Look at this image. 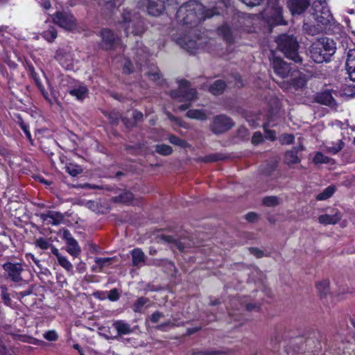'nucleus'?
Instances as JSON below:
<instances>
[{
  "mask_svg": "<svg viewBox=\"0 0 355 355\" xmlns=\"http://www.w3.org/2000/svg\"><path fill=\"white\" fill-rule=\"evenodd\" d=\"M234 126L232 120L223 114L214 117L211 125V130L214 134H221Z\"/></svg>",
  "mask_w": 355,
  "mask_h": 355,
  "instance_id": "nucleus-7",
  "label": "nucleus"
},
{
  "mask_svg": "<svg viewBox=\"0 0 355 355\" xmlns=\"http://www.w3.org/2000/svg\"><path fill=\"white\" fill-rule=\"evenodd\" d=\"M44 337L49 341H55L58 339V334L55 331H49L45 333Z\"/></svg>",
  "mask_w": 355,
  "mask_h": 355,
  "instance_id": "nucleus-47",
  "label": "nucleus"
},
{
  "mask_svg": "<svg viewBox=\"0 0 355 355\" xmlns=\"http://www.w3.org/2000/svg\"><path fill=\"white\" fill-rule=\"evenodd\" d=\"M40 219L49 225H58L64 220V216L62 213L55 211H47L38 215Z\"/></svg>",
  "mask_w": 355,
  "mask_h": 355,
  "instance_id": "nucleus-11",
  "label": "nucleus"
},
{
  "mask_svg": "<svg viewBox=\"0 0 355 355\" xmlns=\"http://www.w3.org/2000/svg\"><path fill=\"white\" fill-rule=\"evenodd\" d=\"M250 253L253 255H254L255 257H257V258H261L263 257V251L260 250L258 248H250L249 249Z\"/></svg>",
  "mask_w": 355,
  "mask_h": 355,
  "instance_id": "nucleus-52",
  "label": "nucleus"
},
{
  "mask_svg": "<svg viewBox=\"0 0 355 355\" xmlns=\"http://www.w3.org/2000/svg\"><path fill=\"white\" fill-rule=\"evenodd\" d=\"M278 49L284 55L295 62H301V58L298 55V44L296 39L286 34L281 35L276 40Z\"/></svg>",
  "mask_w": 355,
  "mask_h": 355,
  "instance_id": "nucleus-6",
  "label": "nucleus"
},
{
  "mask_svg": "<svg viewBox=\"0 0 355 355\" xmlns=\"http://www.w3.org/2000/svg\"><path fill=\"white\" fill-rule=\"evenodd\" d=\"M263 204L267 207H276L281 203L280 199L277 196H266L263 198Z\"/></svg>",
  "mask_w": 355,
  "mask_h": 355,
  "instance_id": "nucleus-33",
  "label": "nucleus"
},
{
  "mask_svg": "<svg viewBox=\"0 0 355 355\" xmlns=\"http://www.w3.org/2000/svg\"><path fill=\"white\" fill-rule=\"evenodd\" d=\"M149 302L148 298L141 297L139 298L133 306V310L135 312H141L142 308L145 304Z\"/></svg>",
  "mask_w": 355,
  "mask_h": 355,
  "instance_id": "nucleus-40",
  "label": "nucleus"
},
{
  "mask_svg": "<svg viewBox=\"0 0 355 355\" xmlns=\"http://www.w3.org/2000/svg\"><path fill=\"white\" fill-rule=\"evenodd\" d=\"M65 168L67 172L73 177L78 175L83 171L80 166L73 164H69L66 165Z\"/></svg>",
  "mask_w": 355,
  "mask_h": 355,
  "instance_id": "nucleus-35",
  "label": "nucleus"
},
{
  "mask_svg": "<svg viewBox=\"0 0 355 355\" xmlns=\"http://www.w3.org/2000/svg\"><path fill=\"white\" fill-rule=\"evenodd\" d=\"M272 68L275 73L282 79L288 78L293 71L291 66L277 57H274L272 59Z\"/></svg>",
  "mask_w": 355,
  "mask_h": 355,
  "instance_id": "nucleus-10",
  "label": "nucleus"
},
{
  "mask_svg": "<svg viewBox=\"0 0 355 355\" xmlns=\"http://www.w3.org/2000/svg\"><path fill=\"white\" fill-rule=\"evenodd\" d=\"M43 37L47 41L51 42L57 37V32L53 27L45 31L42 33Z\"/></svg>",
  "mask_w": 355,
  "mask_h": 355,
  "instance_id": "nucleus-38",
  "label": "nucleus"
},
{
  "mask_svg": "<svg viewBox=\"0 0 355 355\" xmlns=\"http://www.w3.org/2000/svg\"><path fill=\"white\" fill-rule=\"evenodd\" d=\"M318 101L320 103L327 105H333L334 104V99L331 95V93L329 91H324L320 93L318 96Z\"/></svg>",
  "mask_w": 355,
  "mask_h": 355,
  "instance_id": "nucleus-26",
  "label": "nucleus"
},
{
  "mask_svg": "<svg viewBox=\"0 0 355 355\" xmlns=\"http://www.w3.org/2000/svg\"><path fill=\"white\" fill-rule=\"evenodd\" d=\"M348 90H351L352 93L351 94H347L348 95H350V96H354L355 95V85L354 86H349V88H348Z\"/></svg>",
  "mask_w": 355,
  "mask_h": 355,
  "instance_id": "nucleus-64",
  "label": "nucleus"
},
{
  "mask_svg": "<svg viewBox=\"0 0 355 355\" xmlns=\"http://www.w3.org/2000/svg\"><path fill=\"white\" fill-rule=\"evenodd\" d=\"M132 69H133L132 64L129 60H127L124 62L123 67V73H128V74L132 72Z\"/></svg>",
  "mask_w": 355,
  "mask_h": 355,
  "instance_id": "nucleus-50",
  "label": "nucleus"
},
{
  "mask_svg": "<svg viewBox=\"0 0 355 355\" xmlns=\"http://www.w3.org/2000/svg\"><path fill=\"white\" fill-rule=\"evenodd\" d=\"M168 140L172 144L180 146L182 148H187L189 146L186 141L181 139L180 138L173 135L169 136Z\"/></svg>",
  "mask_w": 355,
  "mask_h": 355,
  "instance_id": "nucleus-39",
  "label": "nucleus"
},
{
  "mask_svg": "<svg viewBox=\"0 0 355 355\" xmlns=\"http://www.w3.org/2000/svg\"><path fill=\"white\" fill-rule=\"evenodd\" d=\"M53 20L55 24L67 31H72L76 28V19L69 12H57Z\"/></svg>",
  "mask_w": 355,
  "mask_h": 355,
  "instance_id": "nucleus-8",
  "label": "nucleus"
},
{
  "mask_svg": "<svg viewBox=\"0 0 355 355\" xmlns=\"http://www.w3.org/2000/svg\"><path fill=\"white\" fill-rule=\"evenodd\" d=\"M88 92V89L86 87L80 86L76 88H73L69 91V94L75 96L78 100H83L85 98Z\"/></svg>",
  "mask_w": 355,
  "mask_h": 355,
  "instance_id": "nucleus-28",
  "label": "nucleus"
},
{
  "mask_svg": "<svg viewBox=\"0 0 355 355\" xmlns=\"http://www.w3.org/2000/svg\"><path fill=\"white\" fill-rule=\"evenodd\" d=\"M132 116L134 118V122H128V121L126 119H123V121L124 123V124L127 126V127H132V126H134L137 122L141 121L143 118V114L141 112H139V111H137V110H135L133 112H132Z\"/></svg>",
  "mask_w": 355,
  "mask_h": 355,
  "instance_id": "nucleus-36",
  "label": "nucleus"
},
{
  "mask_svg": "<svg viewBox=\"0 0 355 355\" xmlns=\"http://www.w3.org/2000/svg\"><path fill=\"white\" fill-rule=\"evenodd\" d=\"M51 252L54 254L58 260V263L68 272L71 274L73 273V265L72 263L67 259V257L62 256L59 250L55 248L54 246H51Z\"/></svg>",
  "mask_w": 355,
  "mask_h": 355,
  "instance_id": "nucleus-19",
  "label": "nucleus"
},
{
  "mask_svg": "<svg viewBox=\"0 0 355 355\" xmlns=\"http://www.w3.org/2000/svg\"><path fill=\"white\" fill-rule=\"evenodd\" d=\"M257 218H258L257 214L254 212H250L248 214H246V216H245L246 220H248L250 222L254 221L255 220L257 219Z\"/></svg>",
  "mask_w": 355,
  "mask_h": 355,
  "instance_id": "nucleus-56",
  "label": "nucleus"
},
{
  "mask_svg": "<svg viewBox=\"0 0 355 355\" xmlns=\"http://www.w3.org/2000/svg\"><path fill=\"white\" fill-rule=\"evenodd\" d=\"M270 3H273L274 8V22L277 25L285 24L282 17V8L278 6L277 0H272Z\"/></svg>",
  "mask_w": 355,
  "mask_h": 355,
  "instance_id": "nucleus-25",
  "label": "nucleus"
},
{
  "mask_svg": "<svg viewBox=\"0 0 355 355\" xmlns=\"http://www.w3.org/2000/svg\"><path fill=\"white\" fill-rule=\"evenodd\" d=\"M187 116L189 119L199 121H206L208 118L205 111L202 110L191 109L187 111Z\"/></svg>",
  "mask_w": 355,
  "mask_h": 355,
  "instance_id": "nucleus-23",
  "label": "nucleus"
},
{
  "mask_svg": "<svg viewBox=\"0 0 355 355\" xmlns=\"http://www.w3.org/2000/svg\"><path fill=\"white\" fill-rule=\"evenodd\" d=\"M21 128L26 135L28 139L31 141V135L28 130V127L24 123H21Z\"/></svg>",
  "mask_w": 355,
  "mask_h": 355,
  "instance_id": "nucleus-60",
  "label": "nucleus"
},
{
  "mask_svg": "<svg viewBox=\"0 0 355 355\" xmlns=\"http://www.w3.org/2000/svg\"><path fill=\"white\" fill-rule=\"evenodd\" d=\"M224 352L219 350L193 351L191 355H222Z\"/></svg>",
  "mask_w": 355,
  "mask_h": 355,
  "instance_id": "nucleus-42",
  "label": "nucleus"
},
{
  "mask_svg": "<svg viewBox=\"0 0 355 355\" xmlns=\"http://www.w3.org/2000/svg\"><path fill=\"white\" fill-rule=\"evenodd\" d=\"M234 78V80H235V83H234V86L235 87H241L243 86V83H242V80H241V78L239 75L238 74H236L233 77Z\"/></svg>",
  "mask_w": 355,
  "mask_h": 355,
  "instance_id": "nucleus-57",
  "label": "nucleus"
},
{
  "mask_svg": "<svg viewBox=\"0 0 355 355\" xmlns=\"http://www.w3.org/2000/svg\"><path fill=\"white\" fill-rule=\"evenodd\" d=\"M313 162L315 164H327L329 162V158L322 153L318 152L313 157Z\"/></svg>",
  "mask_w": 355,
  "mask_h": 355,
  "instance_id": "nucleus-41",
  "label": "nucleus"
},
{
  "mask_svg": "<svg viewBox=\"0 0 355 355\" xmlns=\"http://www.w3.org/2000/svg\"><path fill=\"white\" fill-rule=\"evenodd\" d=\"M40 3L45 9H49L51 7V3L49 0H40Z\"/></svg>",
  "mask_w": 355,
  "mask_h": 355,
  "instance_id": "nucleus-62",
  "label": "nucleus"
},
{
  "mask_svg": "<svg viewBox=\"0 0 355 355\" xmlns=\"http://www.w3.org/2000/svg\"><path fill=\"white\" fill-rule=\"evenodd\" d=\"M317 288L321 296H324L329 290V283L327 281H323L317 284Z\"/></svg>",
  "mask_w": 355,
  "mask_h": 355,
  "instance_id": "nucleus-44",
  "label": "nucleus"
},
{
  "mask_svg": "<svg viewBox=\"0 0 355 355\" xmlns=\"http://www.w3.org/2000/svg\"><path fill=\"white\" fill-rule=\"evenodd\" d=\"M222 31L224 32V37H225V40H227L228 42H230L232 38V36L230 35V34L229 33V32H230L229 28L227 26H223Z\"/></svg>",
  "mask_w": 355,
  "mask_h": 355,
  "instance_id": "nucleus-55",
  "label": "nucleus"
},
{
  "mask_svg": "<svg viewBox=\"0 0 355 355\" xmlns=\"http://www.w3.org/2000/svg\"><path fill=\"white\" fill-rule=\"evenodd\" d=\"M336 52V46L333 40L321 38L311 46V58L315 62H327Z\"/></svg>",
  "mask_w": 355,
  "mask_h": 355,
  "instance_id": "nucleus-3",
  "label": "nucleus"
},
{
  "mask_svg": "<svg viewBox=\"0 0 355 355\" xmlns=\"http://www.w3.org/2000/svg\"><path fill=\"white\" fill-rule=\"evenodd\" d=\"M346 70L349 78L355 81V49H349L347 54Z\"/></svg>",
  "mask_w": 355,
  "mask_h": 355,
  "instance_id": "nucleus-17",
  "label": "nucleus"
},
{
  "mask_svg": "<svg viewBox=\"0 0 355 355\" xmlns=\"http://www.w3.org/2000/svg\"><path fill=\"white\" fill-rule=\"evenodd\" d=\"M266 137L270 140H274L276 137V133L273 130H267L266 128Z\"/></svg>",
  "mask_w": 355,
  "mask_h": 355,
  "instance_id": "nucleus-58",
  "label": "nucleus"
},
{
  "mask_svg": "<svg viewBox=\"0 0 355 355\" xmlns=\"http://www.w3.org/2000/svg\"><path fill=\"white\" fill-rule=\"evenodd\" d=\"M7 277L12 282L20 283L23 281L21 272L24 271L22 265L20 263L8 262L3 265Z\"/></svg>",
  "mask_w": 355,
  "mask_h": 355,
  "instance_id": "nucleus-9",
  "label": "nucleus"
},
{
  "mask_svg": "<svg viewBox=\"0 0 355 355\" xmlns=\"http://www.w3.org/2000/svg\"><path fill=\"white\" fill-rule=\"evenodd\" d=\"M263 140V136L261 132H256L252 138V142L254 144H258Z\"/></svg>",
  "mask_w": 355,
  "mask_h": 355,
  "instance_id": "nucleus-49",
  "label": "nucleus"
},
{
  "mask_svg": "<svg viewBox=\"0 0 355 355\" xmlns=\"http://www.w3.org/2000/svg\"><path fill=\"white\" fill-rule=\"evenodd\" d=\"M225 87L226 84L224 81L217 80L210 85L209 92L214 95H218L223 92Z\"/></svg>",
  "mask_w": 355,
  "mask_h": 355,
  "instance_id": "nucleus-27",
  "label": "nucleus"
},
{
  "mask_svg": "<svg viewBox=\"0 0 355 355\" xmlns=\"http://www.w3.org/2000/svg\"><path fill=\"white\" fill-rule=\"evenodd\" d=\"M64 237L67 243V252L73 257H78L80 254L81 249L77 241L71 236L68 231L64 232Z\"/></svg>",
  "mask_w": 355,
  "mask_h": 355,
  "instance_id": "nucleus-12",
  "label": "nucleus"
},
{
  "mask_svg": "<svg viewBox=\"0 0 355 355\" xmlns=\"http://www.w3.org/2000/svg\"><path fill=\"white\" fill-rule=\"evenodd\" d=\"M219 12L205 6L196 0L189 1L177 12V17L184 24L196 25L206 18L218 15Z\"/></svg>",
  "mask_w": 355,
  "mask_h": 355,
  "instance_id": "nucleus-2",
  "label": "nucleus"
},
{
  "mask_svg": "<svg viewBox=\"0 0 355 355\" xmlns=\"http://www.w3.org/2000/svg\"><path fill=\"white\" fill-rule=\"evenodd\" d=\"M158 242L160 243H167L171 245L172 248L176 247L180 251L184 250L185 248L190 247L185 241H178L172 236L162 234L158 237Z\"/></svg>",
  "mask_w": 355,
  "mask_h": 355,
  "instance_id": "nucleus-14",
  "label": "nucleus"
},
{
  "mask_svg": "<svg viewBox=\"0 0 355 355\" xmlns=\"http://www.w3.org/2000/svg\"><path fill=\"white\" fill-rule=\"evenodd\" d=\"M171 96L177 98L180 101L189 102V104H183L179 107L182 111L186 110L191 105V103L198 98L197 92L195 89L190 87V83L187 80H181L179 81L178 90L171 92Z\"/></svg>",
  "mask_w": 355,
  "mask_h": 355,
  "instance_id": "nucleus-5",
  "label": "nucleus"
},
{
  "mask_svg": "<svg viewBox=\"0 0 355 355\" xmlns=\"http://www.w3.org/2000/svg\"><path fill=\"white\" fill-rule=\"evenodd\" d=\"M219 159V157L218 155H208L203 158V161L205 162H216Z\"/></svg>",
  "mask_w": 355,
  "mask_h": 355,
  "instance_id": "nucleus-54",
  "label": "nucleus"
},
{
  "mask_svg": "<svg viewBox=\"0 0 355 355\" xmlns=\"http://www.w3.org/2000/svg\"><path fill=\"white\" fill-rule=\"evenodd\" d=\"M116 5H120V3H117L116 1V0H113V1H109L107 3V8H112L114 6H116Z\"/></svg>",
  "mask_w": 355,
  "mask_h": 355,
  "instance_id": "nucleus-63",
  "label": "nucleus"
},
{
  "mask_svg": "<svg viewBox=\"0 0 355 355\" xmlns=\"http://www.w3.org/2000/svg\"><path fill=\"white\" fill-rule=\"evenodd\" d=\"M36 246L39 247L42 250H46L51 247V244L44 239L39 238L35 241Z\"/></svg>",
  "mask_w": 355,
  "mask_h": 355,
  "instance_id": "nucleus-45",
  "label": "nucleus"
},
{
  "mask_svg": "<svg viewBox=\"0 0 355 355\" xmlns=\"http://www.w3.org/2000/svg\"><path fill=\"white\" fill-rule=\"evenodd\" d=\"M341 214L340 211H336L333 214H323L318 217V222L320 224L335 225L341 220Z\"/></svg>",
  "mask_w": 355,
  "mask_h": 355,
  "instance_id": "nucleus-22",
  "label": "nucleus"
},
{
  "mask_svg": "<svg viewBox=\"0 0 355 355\" xmlns=\"http://www.w3.org/2000/svg\"><path fill=\"white\" fill-rule=\"evenodd\" d=\"M344 147V143L342 140H337L335 143L332 142L326 146L327 150L331 154H336Z\"/></svg>",
  "mask_w": 355,
  "mask_h": 355,
  "instance_id": "nucleus-30",
  "label": "nucleus"
},
{
  "mask_svg": "<svg viewBox=\"0 0 355 355\" xmlns=\"http://www.w3.org/2000/svg\"><path fill=\"white\" fill-rule=\"evenodd\" d=\"M178 44L184 49L193 53L198 49V44L196 40H191L188 36H184L178 39Z\"/></svg>",
  "mask_w": 355,
  "mask_h": 355,
  "instance_id": "nucleus-20",
  "label": "nucleus"
},
{
  "mask_svg": "<svg viewBox=\"0 0 355 355\" xmlns=\"http://www.w3.org/2000/svg\"><path fill=\"white\" fill-rule=\"evenodd\" d=\"M101 37L103 40V47L105 49L112 48L119 40L112 31L109 29H103L101 31Z\"/></svg>",
  "mask_w": 355,
  "mask_h": 355,
  "instance_id": "nucleus-15",
  "label": "nucleus"
},
{
  "mask_svg": "<svg viewBox=\"0 0 355 355\" xmlns=\"http://www.w3.org/2000/svg\"><path fill=\"white\" fill-rule=\"evenodd\" d=\"M132 265L139 267L141 263L144 262L145 254L143 251L139 248L134 249L131 252Z\"/></svg>",
  "mask_w": 355,
  "mask_h": 355,
  "instance_id": "nucleus-24",
  "label": "nucleus"
},
{
  "mask_svg": "<svg viewBox=\"0 0 355 355\" xmlns=\"http://www.w3.org/2000/svg\"><path fill=\"white\" fill-rule=\"evenodd\" d=\"M155 151L163 156H168L173 153L172 148L166 144H157L155 146Z\"/></svg>",
  "mask_w": 355,
  "mask_h": 355,
  "instance_id": "nucleus-34",
  "label": "nucleus"
},
{
  "mask_svg": "<svg viewBox=\"0 0 355 355\" xmlns=\"http://www.w3.org/2000/svg\"><path fill=\"white\" fill-rule=\"evenodd\" d=\"M248 6L254 7L260 4L262 0H241Z\"/></svg>",
  "mask_w": 355,
  "mask_h": 355,
  "instance_id": "nucleus-51",
  "label": "nucleus"
},
{
  "mask_svg": "<svg viewBox=\"0 0 355 355\" xmlns=\"http://www.w3.org/2000/svg\"><path fill=\"white\" fill-rule=\"evenodd\" d=\"M311 17L304 19V28L310 35L322 32L324 27L334 21V17L325 0L315 1L312 6Z\"/></svg>",
  "mask_w": 355,
  "mask_h": 355,
  "instance_id": "nucleus-1",
  "label": "nucleus"
},
{
  "mask_svg": "<svg viewBox=\"0 0 355 355\" xmlns=\"http://www.w3.org/2000/svg\"><path fill=\"white\" fill-rule=\"evenodd\" d=\"M112 326L117 331L118 336L129 335L133 332L130 324L123 320H116L113 322Z\"/></svg>",
  "mask_w": 355,
  "mask_h": 355,
  "instance_id": "nucleus-21",
  "label": "nucleus"
},
{
  "mask_svg": "<svg viewBox=\"0 0 355 355\" xmlns=\"http://www.w3.org/2000/svg\"><path fill=\"white\" fill-rule=\"evenodd\" d=\"M162 317H163V314H162V313L158 312V311L155 312V313H153V315H151V321H152L153 322L156 323V322H157L159 320V319H160L161 318H162Z\"/></svg>",
  "mask_w": 355,
  "mask_h": 355,
  "instance_id": "nucleus-53",
  "label": "nucleus"
},
{
  "mask_svg": "<svg viewBox=\"0 0 355 355\" xmlns=\"http://www.w3.org/2000/svg\"><path fill=\"white\" fill-rule=\"evenodd\" d=\"M294 137L292 135H284L281 137V141L284 144H290L293 142Z\"/></svg>",
  "mask_w": 355,
  "mask_h": 355,
  "instance_id": "nucleus-48",
  "label": "nucleus"
},
{
  "mask_svg": "<svg viewBox=\"0 0 355 355\" xmlns=\"http://www.w3.org/2000/svg\"><path fill=\"white\" fill-rule=\"evenodd\" d=\"M148 13L153 16L159 15L164 10V0H147Z\"/></svg>",
  "mask_w": 355,
  "mask_h": 355,
  "instance_id": "nucleus-16",
  "label": "nucleus"
},
{
  "mask_svg": "<svg viewBox=\"0 0 355 355\" xmlns=\"http://www.w3.org/2000/svg\"><path fill=\"white\" fill-rule=\"evenodd\" d=\"M335 192V187L329 186L324 189V191L317 195L316 199L318 200H325L330 198Z\"/></svg>",
  "mask_w": 355,
  "mask_h": 355,
  "instance_id": "nucleus-32",
  "label": "nucleus"
},
{
  "mask_svg": "<svg viewBox=\"0 0 355 355\" xmlns=\"http://www.w3.org/2000/svg\"><path fill=\"white\" fill-rule=\"evenodd\" d=\"M148 76L153 80H157L160 78V73L158 71L149 72Z\"/></svg>",
  "mask_w": 355,
  "mask_h": 355,
  "instance_id": "nucleus-59",
  "label": "nucleus"
},
{
  "mask_svg": "<svg viewBox=\"0 0 355 355\" xmlns=\"http://www.w3.org/2000/svg\"><path fill=\"white\" fill-rule=\"evenodd\" d=\"M275 164H272L269 166L268 169L263 170V173L265 174L266 175H270L272 171H273L275 170Z\"/></svg>",
  "mask_w": 355,
  "mask_h": 355,
  "instance_id": "nucleus-61",
  "label": "nucleus"
},
{
  "mask_svg": "<svg viewBox=\"0 0 355 355\" xmlns=\"http://www.w3.org/2000/svg\"><path fill=\"white\" fill-rule=\"evenodd\" d=\"M112 261L113 259L110 257H96L95 259L96 265L93 266V270H96V268H98L99 270L101 271L104 267L110 266Z\"/></svg>",
  "mask_w": 355,
  "mask_h": 355,
  "instance_id": "nucleus-29",
  "label": "nucleus"
},
{
  "mask_svg": "<svg viewBox=\"0 0 355 355\" xmlns=\"http://www.w3.org/2000/svg\"><path fill=\"white\" fill-rule=\"evenodd\" d=\"M287 81L295 88H302L306 83V79L299 71L293 70Z\"/></svg>",
  "mask_w": 355,
  "mask_h": 355,
  "instance_id": "nucleus-18",
  "label": "nucleus"
},
{
  "mask_svg": "<svg viewBox=\"0 0 355 355\" xmlns=\"http://www.w3.org/2000/svg\"><path fill=\"white\" fill-rule=\"evenodd\" d=\"M287 3L293 15H301L310 4L309 0H288Z\"/></svg>",
  "mask_w": 355,
  "mask_h": 355,
  "instance_id": "nucleus-13",
  "label": "nucleus"
},
{
  "mask_svg": "<svg viewBox=\"0 0 355 355\" xmlns=\"http://www.w3.org/2000/svg\"><path fill=\"white\" fill-rule=\"evenodd\" d=\"M107 297L110 301H116L119 297V294L116 288L112 289L109 291Z\"/></svg>",
  "mask_w": 355,
  "mask_h": 355,
  "instance_id": "nucleus-46",
  "label": "nucleus"
},
{
  "mask_svg": "<svg viewBox=\"0 0 355 355\" xmlns=\"http://www.w3.org/2000/svg\"><path fill=\"white\" fill-rule=\"evenodd\" d=\"M133 199V195L132 193L129 191H125L120 195L112 198V200L114 202H122V203H128L131 202Z\"/></svg>",
  "mask_w": 355,
  "mask_h": 355,
  "instance_id": "nucleus-31",
  "label": "nucleus"
},
{
  "mask_svg": "<svg viewBox=\"0 0 355 355\" xmlns=\"http://www.w3.org/2000/svg\"><path fill=\"white\" fill-rule=\"evenodd\" d=\"M120 24L126 36H129L130 34L141 35L145 31L144 21L137 12L131 10H124Z\"/></svg>",
  "mask_w": 355,
  "mask_h": 355,
  "instance_id": "nucleus-4",
  "label": "nucleus"
},
{
  "mask_svg": "<svg viewBox=\"0 0 355 355\" xmlns=\"http://www.w3.org/2000/svg\"><path fill=\"white\" fill-rule=\"evenodd\" d=\"M286 161L288 164H297L300 162V159L297 155V153L294 150H290L286 152L285 155Z\"/></svg>",
  "mask_w": 355,
  "mask_h": 355,
  "instance_id": "nucleus-37",
  "label": "nucleus"
},
{
  "mask_svg": "<svg viewBox=\"0 0 355 355\" xmlns=\"http://www.w3.org/2000/svg\"><path fill=\"white\" fill-rule=\"evenodd\" d=\"M86 207L91 209L92 211L96 212V213H101V207L99 205V203L97 201L94 200H89L87 201L85 203Z\"/></svg>",
  "mask_w": 355,
  "mask_h": 355,
  "instance_id": "nucleus-43",
  "label": "nucleus"
}]
</instances>
